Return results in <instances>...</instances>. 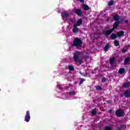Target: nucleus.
<instances>
[{
  "instance_id": "8",
  "label": "nucleus",
  "mask_w": 130,
  "mask_h": 130,
  "mask_svg": "<svg viewBox=\"0 0 130 130\" xmlns=\"http://www.w3.org/2000/svg\"><path fill=\"white\" fill-rule=\"evenodd\" d=\"M119 24H120V21L115 22L113 25V28L112 29L114 31L115 29H116V28L119 26Z\"/></svg>"
},
{
  "instance_id": "13",
  "label": "nucleus",
  "mask_w": 130,
  "mask_h": 130,
  "mask_svg": "<svg viewBox=\"0 0 130 130\" xmlns=\"http://www.w3.org/2000/svg\"><path fill=\"white\" fill-rule=\"evenodd\" d=\"M115 62V57H113L112 58H110V64L112 65L114 64Z\"/></svg>"
},
{
  "instance_id": "30",
  "label": "nucleus",
  "mask_w": 130,
  "mask_h": 130,
  "mask_svg": "<svg viewBox=\"0 0 130 130\" xmlns=\"http://www.w3.org/2000/svg\"><path fill=\"white\" fill-rule=\"evenodd\" d=\"M106 82V78L105 77H103L102 78V83H105Z\"/></svg>"
},
{
  "instance_id": "1",
  "label": "nucleus",
  "mask_w": 130,
  "mask_h": 130,
  "mask_svg": "<svg viewBox=\"0 0 130 130\" xmlns=\"http://www.w3.org/2000/svg\"><path fill=\"white\" fill-rule=\"evenodd\" d=\"M81 54H82V52L78 51H76L74 54L73 59L77 64H82V63H83V59H79V56H80Z\"/></svg>"
},
{
  "instance_id": "20",
  "label": "nucleus",
  "mask_w": 130,
  "mask_h": 130,
  "mask_svg": "<svg viewBox=\"0 0 130 130\" xmlns=\"http://www.w3.org/2000/svg\"><path fill=\"white\" fill-rule=\"evenodd\" d=\"M130 61V57H128L125 58L124 62V64H128V62H129Z\"/></svg>"
},
{
  "instance_id": "33",
  "label": "nucleus",
  "mask_w": 130,
  "mask_h": 130,
  "mask_svg": "<svg viewBox=\"0 0 130 130\" xmlns=\"http://www.w3.org/2000/svg\"><path fill=\"white\" fill-rule=\"evenodd\" d=\"M109 113H111V114L114 113V111L113 110H112V109H110V110L109 111Z\"/></svg>"
},
{
  "instance_id": "28",
  "label": "nucleus",
  "mask_w": 130,
  "mask_h": 130,
  "mask_svg": "<svg viewBox=\"0 0 130 130\" xmlns=\"http://www.w3.org/2000/svg\"><path fill=\"white\" fill-rule=\"evenodd\" d=\"M121 51H122V53H125V52H127V49L123 48Z\"/></svg>"
},
{
  "instance_id": "9",
  "label": "nucleus",
  "mask_w": 130,
  "mask_h": 130,
  "mask_svg": "<svg viewBox=\"0 0 130 130\" xmlns=\"http://www.w3.org/2000/svg\"><path fill=\"white\" fill-rule=\"evenodd\" d=\"M72 31L73 33H78V32H79V28H78V26H77V24H74L73 25V28L72 29Z\"/></svg>"
},
{
  "instance_id": "19",
  "label": "nucleus",
  "mask_w": 130,
  "mask_h": 130,
  "mask_svg": "<svg viewBox=\"0 0 130 130\" xmlns=\"http://www.w3.org/2000/svg\"><path fill=\"white\" fill-rule=\"evenodd\" d=\"M124 71H125V69L121 68L119 69L118 73L120 75H122L124 73Z\"/></svg>"
},
{
  "instance_id": "3",
  "label": "nucleus",
  "mask_w": 130,
  "mask_h": 130,
  "mask_svg": "<svg viewBox=\"0 0 130 130\" xmlns=\"http://www.w3.org/2000/svg\"><path fill=\"white\" fill-rule=\"evenodd\" d=\"M116 116L117 117H121L122 116H124V112L121 109L117 110L115 112Z\"/></svg>"
},
{
  "instance_id": "12",
  "label": "nucleus",
  "mask_w": 130,
  "mask_h": 130,
  "mask_svg": "<svg viewBox=\"0 0 130 130\" xmlns=\"http://www.w3.org/2000/svg\"><path fill=\"white\" fill-rule=\"evenodd\" d=\"M123 35H124V32L122 30L118 31L117 32V36H118V37H120L121 36H123Z\"/></svg>"
},
{
  "instance_id": "6",
  "label": "nucleus",
  "mask_w": 130,
  "mask_h": 130,
  "mask_svg": "<svg viewBox=\"0 0 130 130\" xmlns=\"http://www.w3.org/2000/svg\"><path fill=\"white\" fill-rule=\"evenodd\" d=\"M113 31L114 30L111 29L110 30H107L105 31H103V33L104 35H105V36H109Z\"/></svg>"
},
{
  "instance_id": "14",
  "label": "nucleus",
  "mask_w": 130,
  "mask_h": 130,
  "mask_svg": "<svg viewBox=\"0 0 130 130\" xmlns=\"http://www.w3.org/2000/svg\"><path fill=\"white\" fill-rule=\"evenodd\" d=\"M117 38V35L113 33L111 35V39L112 40H115V39H116Z\"/></svg>"
},
{
  "instance_id": "34",
  "label": "nucleus",
  "mask_w": 130,
  "mask_h": 130,
  "mask_svg": "<svg viewBox=\"0 0 130 130\" xmlns=\"http://www.w3.org/2000/svg\"><path fill=\"white\" fill-rule=\"evenodd\" d=\"M125 126L124 125H121V128H125Z\"/></svg>"
},
{
  "instance_id": "27",
  "label": "nucleus",
  "mask_w": 130,
  "mask_h": 130,
  "mask_svg": "<svg viewBox=\"0 0 130 130\" xmlns=\"http://www.w3.org/2000/svg\"><path fill=\"white\" fill-rule=\"evenodd\" d=\"M95 88L98 91H102V90H103L102 89V87H101L100 85H98L95 86Z\"/></svg>"
},
{
  "instance_id": "22",
  "label": "nucleus",
  "mask_w": 130,
  "mask_h": 130,
  "mask_svg": "<svg viewBox=\"0 0 130 130\" xmlns=\"http://www.w3.org/2000/svg\"><path fill=\"white\" fill-rule=\"evenodd\" d=\"M91 113L92 115H96L97 114V111L96 110V109H92Z\"/></svg>"
},
{
  "instance_id": "15",
  "label": "nucleus",
  "mask_w": 130,
  "mask_h": 130,
  "mask_svg": "<svg viewBox=\"0 0 130 130\" xmlns=\"http://www.w3.org/2000/svg\"><path fill=\"white\" fill-rule=\"evenodd\" d=\"M108 48H110V44H109V43L106 44L104 48V50L106 52L108 51Z\"/></svg>"
},
{
  "instance_id": "10",
  "label": "nucleus",
  "mask_w": 130,
  "mask_h": 130,
  "mask_svg": "<svg viewBox=\"0 0 130 130\" xmlns=\"http://www.w3.org/2000/svg\"><path fill=\"white\" fill-rule=\"evenodd\" d=\"M124 96H125V98H130V91L129 90H127L124 92L123 93Z\"/></svg>"
},
{
  "instance_id": "37",
  "label": "nucleus",
  "mask_w": 130,
  "mask_h": 130,
  "mask_svg": "<svg viewBox=\"0 0 130 130\" xmlns=\"http://www.w3.org/2000/svg\"><path fill=\"white\" fill-rule=\"evenodd\" d=\"M116 130H120V129H121V127H118V128H116Z\"/></svg>"
},
{
  "instance_id": "5",
  "label": "nucleus",
  "mask_w": 130,
  "mask_h": 130,
  "mask_svg": "<svg viewBox=\"0 0 130 130\" xmlns=\"http://www.w3.org/2000/svg\"><path fill=\"white\" fill-rule=\"evenodd\" d=\"M74 13L79 16V17H83V12L81 9H77L74 11Z\"/></svg>"
},
{
  "instance_id": "24",
  "label": "nucleus",
  "mask_w": 130,
  "mask_h": 130,
  "mask_svg": "<svg viewBox=\"0 0 130 130\" xmlns=\"http://www.w3.org/2000/svg\"><path fill=\"white\" fill-rule=\"evenodd\" d=\"M80 75L82 77H88V73L87 72H80Z\"/></svg>"
},
{
  "instance_id": "23",
  "label": "nucleus",
  "mask_w": 130,
  "mask_h": 130,
  "mask_svg": "<svg viewBox=\"0 0 130 130\" xmlns=\"http://www.w3.org/2000/svg\"><path fill=\"white\" fill-rule=\"evenodd\" d=\"M85 79H84V78H79V86H81L82 85V84H83V83H84V82H85Z\"/></svg>"
},
{
  "instance_id": "38",
  "label": "nucleus",
  "mask_w": 130,
  "mask_h": 130,
  "mask_svg": "<svg viewBox=\"0 0 130 130\" xmlns=\"http://www.w3.org/2000/svg\"><path fill=\"white\" fill-rule=\"evenodd\" d=\"M70 88V87H66V88H65V89H66V90H68V89H69Z\"/></svg>"
},
{
  "instance_id": "35",
  "label": "nucleus",
  "mask_w": 130,
  "mask_h": 130,
  "mask_svg": "<svg viewBox=\"0 0 130 130\" xmlns=\"http://www.w3.org/2000/svg\"><path fill=\"white\" fill-rule=\"evenodd\" d=\"M125 24H128V20H125Z\"/></svg>"
},
{
  "instance_id": "16",
  "label": "nucleus",
  "mask_w": 130,
  "mask_h": 130,
  "mask_svg": "<svg viewBox=\"0 0 130 130\" xmlns=\"http://www.w3.org/2000/svg\"><path fill=\"white\" fill-rule=\"evenodd\" d=\"M83 24V20L81 19H78L77 21L76 26H81Z\"/></svg>"
},
{
  "instance_id": "26",
  "label": "nucleus",
  "mask_w": 130,
  "mask_h": 130,
  "mask_svg": "<svg viewBox=\"0 0 130 130\" xmlns=\"http://www.w3.org/2000/svg\"><path fill=\"white\" fill-rule=\"evenodd\" d=\"M114 44L115 46H119V42H118V40H115L114 42Z\"/></svg>"
},
{
  "instance_id": "2",
  "label": "nucleus",
  "mask_w": 130,
  "mask_h": 130,
  "mask_svg": "<svg viewBox=\"0 0 130 130\" xmlns=\"http://www.w3.org/2000/svg\"><path fill=\"white\" fill-rule=\"evenodd\" d=\"M83 45V41L79 38H76L73 41V43L72 46H75V47H81Z\"/></svg>"
},
{
  "instance_id": "17",
  "label": "nucleus",
  "mask_w": 130,
  "mask_h": 130,
  "mask_svg": "<svg viewBox=\"0 0 130 130\" xmlns=\"http://www.w3.org/2000/svg\"><path fill=\"white\" fill-rule=\"evenodd\" d=\"M123 87L125 89H127V88H129V83L125 82L123 84Z\"/></svg>"
},
{
  "instance_id": "11",
  "label": "nucleus",
  "mask_w": 130,
  "mask_h": 130,
  "mask_svg": "<svg viewBox=\"0 0 130 130\" xmlns=\"http://www.w3.org/2000/svg\"><path fill=\"white\" fill-rule=\"evenodd\" d=\"M113 19L114 21H115L116 22H119V20L120 19V16L118 15H115Z\"/></svg>"
},
{
  "instance_id": "39",
  "label": "nucleus",
  "mask_w": 130,
  "mask_h": 130,
  "mask_svg": "<svg viewBox=\"0 0 130 130\" xmlns=\"http://www.w3.org/2000/svg\"><path fill=\"white\" fill-rule=\"evenodd\" d=\"M107 22H109V18H108V19H107Z\"/></svg>"
},
{
  "instance_id": "31",
  "label": "nucleus",
  "mask_w": 130,
  "mask_h": 130,
  "mask_svg": "<svg viewBox=\"0 0 130 130\" xmlns=\"http://www.w3.org/2000/svg\"><path fill=\"white\" fill-rule=\"evenodd\" d=\"M58 88L60 89V90H62V86L60 84L58 85Z\"/></svg>"
},
{
  "instance_id": "25",
  "label": "nucleus",
  "mask_w": 130,
  "mask_h": 130,
  "mask_svg": "<svg viewBox=\"0 0 130 130\" xmlns=\"http://www.w3.org/2000/svg\"><path fill=\"white\" fill-rule=\"evenodd\" d=\"M113 5H114V1H113V0H111L109 2V7H111V6H113Z\"/></svg>"
},
{
  "instance_id": "21",
  "label": "nucleus",
  "mask_w": 130,
  "mask_h": 130,
  "mask_svg": "<svg viewBox=\"0 0 130 130\" xmlns=\"http://www.w3.org/2000/svg\"><path fill=\"white\" fill-rule=\"evenodd\" d=\"M83 8L85 11H89L90 10V8H89V6L84 4L83 5Z\"/></svg>"
},
{
  "instance_id": "36",
  "label": "nucleus",
  "mask_w": 130,
  "mask_h": 130,
  "mask_svg": "<svg viewBox=\"0 0 130 130\" xmlns=\"http://www.w3.org/2000/svg\"><path fill=\"white\" fill-rule=\"evenodd\" d=\"M79 2H80L81 3H84V2H85L84 0H79Z\"/></svg>"
},
{
  "instance_id": "7",
  "label": "nucleus",
  "mask_w": 130,
  "mask_h": 130,
  "mask_svg": "<svg viewBox=\"0 0 130 130\" xmlns=\"http://www.w3.org/2000/svg\"><path fill=\"white\" fill-rule=\"evenodd\" d=\"M61 17L62 19L66 18V19H68L69 17H70V14H69V12L68 11H64L63 13H61Z\"/></svg>"
},
{
  "instance_id": "18",
  "label": "nucleus",
  "mask_w": 130,
  "mask_h": 130,
  "mask_svg": "<svg viewBox=\"0 0 130 130\" xmlns=\"http://www.w3.org/2000/svg\"><path fill=\"white\" fill-rule=\"evenodd\" d=\"M68 69L69 71H71V72L75 71V67H74L73 65H68Z\"/></svg>"
},
{
  "instance_id": "29",
  "label": "nucleus",
  "mask_w": 130,
  "mask_h": 130,
  "mask_svg": "<svg viewBox=\"0 0 130 130\" xmlns=\"http://www.w3.org/2000/svg\"><path fill=\"white\" fill-rule=\"evenodd\" d=\"M69 94L71 96H74V95H76V92L75 91H73V92H70Z\"/></svg>"
},
{
  "instance_id": "32",
  "label": "nucleus",
  "mask_w": 130,
  "mask_h": 130,
  "mask_svg": "<svg viewBox=\"0 0 130 130\" xmlns=\"http://www.w3.org/2000/svg\"><path fill=\"white\" fill-rule=\"evenodd\" d=\"M106 103H107V104H110V103H111L112 102V101H110V100H107L106 101Z\"/></svg>"
},
{
  "instance_id": "4",
  "label": "nucleus",
  "mask_w": 130,
  "mask_h": 130,
  "mask_svg": "<svg viewBox=\"0 0 130 130\" xmlns=\"http://www.w3.org/2000/svg\"><path fill=\"white\" fill-rule=\"evenodd\" d=\"M30 119H31V117L30 116V111H27L24 117V120L26 122H29V121H30Z\"/></svg>"
}]
</instances>
